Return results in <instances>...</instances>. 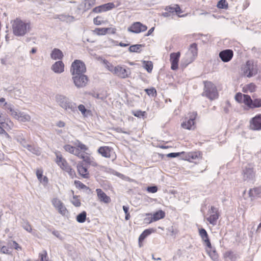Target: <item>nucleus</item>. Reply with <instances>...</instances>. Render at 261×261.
I'll return each instance as SVG.
<instances>
[{
	"label": "nucleus",
	"mask_w": 261,
	"mask_h": 261,
	"mask_svg": "<svg viewBox=\"0 0 261 261\" xmlns=\"http://www.w3.org/2000/svg\"><path fill=\"white\" fill-rule=\"evenodd\" d=\"M52 204L61 215L65 216L68 215V211L64 203L58 198H54L51 200Z\"/></svg>",
	"instance_id": "obj_14"
},
{
	"label": "nucleus",
	"mask_w": 261,
	"mask_h": 261,
	"mask_svg": "<svg viewBox=\"0 0 261 261\" xmlns=\"http://www.w3.org/2000/svg\"><path fill=\"white\" fill-rule=\"evenodd\" d=\"M244 75L248 77H252L257 73L258 69L256 63L253 60L247 61L243 69Z\"/></svg>",
	"instance_id": "obj_7"
},
{
	"label": "nucleus",
	"mask_w": 261,
	"mask_h": 261,
	"mask_svg": "<svg viewBox=\"0 0 261 261\" xmlns=\"http://www.w3.org/2000/svg\"><path fill=\"white\" fill-rule=\"evenodd\" d=\"M92 96L99 99L103 100L106 98V96H101L100 95L99 93H94L92 94Z\"/></svg>",
	"instance_id": "obj_61"
},
{
	"label": "nucleus",
	"mask_w": 261,
	"mask_h": 261,
	"mask_svg": "<svg viewBox=\"0 0 261 261\" xmlns=\"http://www.w3.org/2000/svg\"><path fill=\"white\" fill-rule=\"evenodd\" d=\"M77 147L79 149L80 148L81 150H83L84 151H87L88 149L87 146H86L85 144H83L81 142H79Z\"/></svg>",
	"instance_id": "obj_57"
},
{
	"label": "nucleus",
	"mask_w": 261,
	"mask_h": 261,
	"mask_svg": "<svg viewBox=\"0 0 261 261\" xmlns=\"http://www.w3.org/2000/svg\"><path fill=\"white\" fill-rule=\"evenodd\" d=\"M101 5L104 12L110 10L115 8V5L113 3H109Z\"/></svg>",
	"instance_id": "obj_40"
},
{
	"label": "nucleus",
	"mask_w": 261,
	"mask_h": 261,
	"mask_svg": "<svg viewBox=\"0 0 261 261\" xmlns=\"http://www.w3.org/2000/svg\"><path fill=\"white\" fill-rule=\"evenodd\" d=\"M39 257L41 259L40 261H45V260H48L47 251L45 250H43L41 253H39Z\"/></svg>",
	"instance_id": "obj_46"
},
{
	"label": "nucleus",
	"mask_w": 261,
	"mask_h": 261,
	"mask_svg": "<svg viewBox=\"0 0 261 261\" xmlns=\"http://www.w3.org/2000/svg\"><path fill=\"white\" fill-rule=\"evenodd\" d=\"M74 183H75L76 187H78L80 189H85L87 188V187L86 185H85L84 184H83L82 182H81L80 181L75 180Z\"/></svg>",
	"instance_id": "obj_51"
},
{
	"label": "nucleus",
	"mask_w": 261,
	"mask_h": 261,
	"mask_svg": "<svg viewBox=\"0 0 261 261\" xmlns=\"http://www.w3.org/2000/svg\"><path fill=\"white\" fill-rule=\"evenodd\" d=\"M95 5V0H85V8L86 10L90 9Z\"/></svg>",
	"instance_id": "obj_41"
},
{
	"label": "nucleus",
	"mask_w": 261,
	"mask_h": 261,
	"mask_svg": "<svg viewBox=\"0 0 261 261\" xmlns=\"http://www.w3.org/2000/svg\"><path fill=\"white\" fill-rule=\"evenodd\" d=\"M147 191L148 192L154 193L157 192L158 191V188L156 186H150L148 187L147 188Z\"/></svg>",
	"instance_id": "obj_56"
},
{
	"label": "nucleus",
	"mask_w": 261,
	"mask_h": 261,
	"mask_svg": "<svg viewBox=\"0 0 261 261\" xmlns=\"http://www.w3.org/2000/svg\"><path fill=\"white\" fill-rule=\"evenodd\" d=\"M93 23L94 24L99 25L104 23V21L101 20V17L98 16L94 18L93 19Z\"/></svg>",
	"instance_id": "obj_47"
},
{
	"label": "nucleus",
	"mask_w": 261,
	"mask_h": 261,
	"mask_svg": "<svg viewBox=\"0 0 261 261\" xmlns=\"http://www.w3.org/2000/svg\"><path fill=\"white\" fill-rule=\"evenodd\" d=\"M97 196L100 201H102L106 203H108L110 201V198L106 194L103 192L100 189H97L96 190Z\"/></svg>",
	"instance_id": "obj_25"
},
{
	"label": "nucleus",
	"mask_w": 261,
	"mask_h": 261,
	"mask_svg": "<svg viewBox=\"0 0 261 261\" xmlns=\"http://www.w3.org/2000/svg\"><path fill=\"white\" fill-rule=\"evenodd\" d=\"M104 12L103 9L102 8V5L99 6L98 7H96L92 10V12L95 13H99Z\"/></svg>",
	"instance_id": "obj_53"
},
{
	"label": "nucleus",
	"mask_w": 261,
	"mask_h": 261,
	"mask_svg": "<svg viewBox=\"0 0 261 261\" xmlns=\"http://www.w3.org/2000/svg\"><path fill=\"white\" fill-rule=\"evenodd\" d=\"M180 154L179 152H171L167 154V156L169 158H175L178 156Z\"/></svg>",
	"instance_id": "obj_63"
},
{
	"label": "nucleus",
	"mask_w": 261,
	"mask_h": 261,
	"mask_svg": "<svg viewBox=\"0 0 261 261\" xmlns=\"http://www.w3.org/2000/svg\"><path fill=\"white\" fill-rule=\"evenodd\" d=\"M243 102L250 109H254L261 107V98H255L253 96L252 99L250 96L244 94Z\"/></svg>",
	"instance_id": "obj_9"
},
{
	"label": "nucleus",
	"mask_w": 261,
	"mask_h": 261,
	"mask_svg": "<svg viewBox=\"0 0 261 261\" xmlns=\"http://www.w3.org/2000/svg\"><path fill=\"white\" fill-rule=\"evenodd\" d=\"M206 252L213 261H218L219 255L215 248H213L212 246L211 248L207 247Z\"/></svg>",
	"instance_id": "obj_31"
},
{
	"label": "nucleus",
	"mask_w": 261,
	"mask_h": 261,
	"mask_svg": "<svg viewBox=\"0 0 261 261\" xmlns=\"http://www.w3.org/2000/svg\"><path fill=\"white\" fill-rule=\"evenodd\" d=\"M52 233L56 236L57 238L62 240L63 239V237L62 236L60 232L58 230H53Z\"/></svg>",
	"instance_id": "obj_60"
},
{
	"label": "nucleus",
	"mask_w": 261,
	"mask_h": 261,
	"mask_svg": "<svg viewBox=\"0 0 261 261\" xmlns=\"http://www.w3.org/2000/svg\"><path fill=\"white\" fill-rule=\"evenodd\" d=\"M147 27L146 25L143 24L140 22H134L132 25L128 28V31L134 33H139L146 31Z\"/></svg>",
	"instance_id": "obj_16"
},
{
	"label": "nucleus",
	"mask_w": 261,
	"mask_h": 261,
	"mask_svg": "<svg viewBox=\"0 0 261 261\" xmlns=\"http://www.w3.org/2000/svg\"><path fill=\"white\" fill-rule=\"evenodd\" d=\"M217 7L220 9H225L227 7V3L225 0H220L217 4Z\"/></svg>",
	"instance_id": "obj_45"
},
{
	"label": "nucleus",
	"mask_w": 261,
	"mask_h": 261,
	"mask_svg": "<svg viewBox=\"0 0 261 261\" xmlns=\"http://www.w3.org/2000/svg\"><path fill=\"white\" fill-rule=\"evenodd\" d=\"M86 71V66L84 63L82 61L79 60H75L72 63L70 71L72 75H74V74L77 73H84Z\"/></svg>",
	"instance_id": "obj_11"
},
{
	"label": "nucleus",
	"mask_w": 261,
	"mask_h": 261,
	"mask_svg": "<svg viewBox=\"0 0 261 261\" xmlns=\"http://www.w3.org/2000/svg\"><path fill=\"white\" fill-rule=\"evenodd\" d=\"M77 169L79 173L84 178H88L89 177V174L86 167H84L82 164H79L77 165Z\"/></svg>",
	"instance_id": "obj_27"
},
{
	"label": "nucleus",
	"mask_w": 261,
	"mask_h": 261,
	"mask_svg": "<svg viewBox=\"0 0 261 261\" xmlns=\"http://www.w3.org/2000/svg\"><path fill=\"white\" fill-rule=\"evenodd\" d=\"M18 137H19V136H18L17 137V140L18 142H20V144H21V145L24 147V148H27V145H28V144H27V142L24 139H22V141L21 140H19V138H18Z\"/></svg>",
	"instance_id": "obj_62"
},
{
	"label": "nucleus",
	"mask_w": 261,
	"mask_h": 261,
	"mask_svg": "<svg viewBox=\"0 0 261 261\" xmlns=\"http://www.w3.org/2000/svg\"><path fill=\"white\" fill-rule=\"evenodd\" d=\"M78 109L81 112L82 114L83 115H85L86 112L87 111L86 109L85 108V107L83 105H80L78 107Z\"/></svg>",
	"instance_id": "obj_58"
},
{
	"label": "nucleus",
	"mask_w": 261,
	"mask_h": 261,
	"mask_svg": "<svg viewBox=\"0 0 261 261\" xmlns=\"http://www.w3.org/2000/svg\"><path fill=\"white\" fill-rule=\"evenodd\" d=\"M145 112L141 111H136L133 112V115L137 117H143L145 115Z\"/></svg>",
	"instance_id": "obj_50"
},
{
	"label": "nucleus",
	"mask_w": 261,
	"mask_h": 261,
	"mask_svg": "<svg viewBox=\"0 0 261 261\" xmlns=\"http://www.w3.org/2000/svg\"><path fill=\"white\" fill-rule=\"evenodd\" d=\"M209 217L206 218V220L212 225H216L220 214L218 208L214 206H211L208 211Z\"/></svg>",
	"instance_id": "obj_12"
},
{
	"label": "nucleus",
	"mask_w": 261,
	"mask_h": 261,
	"mask_svg": "<svg viewBox=\"0 0 261 261\" xmlns=\"http://www.w3.org/2000/svg\"><path fill=\"white\" fill-rule=\"evenodd\" d=\"M23 228L27 231L31 232L32 231V227L28 222H24L22 225Z\"/></svg>",
	"instance_id": "obj_54"
},
{
	"label": "nucleus",
	"mask_w": 261,
	"mask_h": 261,
	"mask_svg": "<svg viewBox=\"0 0 261 261\" xmlns=\"http://www.w3.org/2000/svg\"><path fill=\"white\" fill-rule=\"evenodd\" d=\"M27 149L35 154L39 155L40 154V148L38 147L32 145H27Z\"/></svg>",
	"instance_id": "obj_35"
},
{
	"label": "nucleus",
	"mask_w": 261,
	"mask_h": 261,
	"mask_svg": "<svg viewBox=\"0 0 261 261\" xmlns=\"http://www.w3.org/2000/svg\"><path fill=\"white\" fill-rule=\"evenodd\" d=\"M197 45L196 43L191 44L190 48L187 53L183 61L185 64V66L192 62L196 58L198 54Z\"/></svg>",
	"instance_id": "obj_8"
},
{
	"label": "nucleus",
	"mask_w": 261,
	"mask_h": 261,
	"mask_svg": "<svg viewBox=\"0 0 261 261\" xmlns=\"http://www.w3.org/2000/svg\"><path fill=\"white\" fill-rule=\"evenodd\" d=\"M102 156L106 158H110L112 154L114 153L113 148L109 146H101L97 150Z\"/></svg>",
	"instance_id": "obj_21"
},
{
	"label": "nucleus",
	"mask_w": 261,
	"mask_h": 261,
	"mask_svg": "<svg viewBox=\"0 0 261 261\" xmlns=\"http://www.w3.org/2000/svg\"><path fill=\"white\" fill-rule=\"evenodd\" d=\"M12 30L13 34L15 36H23L30 31V23L17 18L12 24Z\"/></svg>",
	"instance_id": "obj_3"
},
{
	"label": "nucleus",
	"mask_w": 261,
	"mask_h": 261,
	"mask_svg": "<svg viewBox=\"0 0 261 261\" xmlns=\"http://www.w3.org/2000/svg\"><path fill=\"white\" fill-rule=\"evenodd\" d=\"M72 80L75 86L79 88L84 87L87 84L88 78L84 73H77L72 75Z\"/></svg>",
	"instance_id": "obj_10"
},
{
	"label": "nucleus",
	"mask_w": 261,
	"mask_h": 261,
	"mask_svg": "<svg viewBox=\"0 0 261 261\" xmlns=\"http://www.w3.org/2000/svg\"><path fill=\"white\" fill-rule=\"evenodd\" d=\"M165 10L166 11H168L170 14L175 13L176 14H179L182 12L179 5L176 4L167 6L165 9Z\"/></svg>",
	"instance_id": "obj_28"
},
{
	"label": "nucleus",
	"mask_w": 261,
	"mask_h": 261,
	"mask_svg": "<svg viewBox=\"0 0 261 261\" xmlns=\"http://www.w3.org/2000/svg\"><path fill=\"white\" fill-rule=\"evenodd\" d=\"M130 73L129 68L125 69L120 65H118L116 66L114 74L116 75L120 78L125 79L128 77Z\"/></svg>",
	"instance_id": "obj_15"
},
{
	"label": "nucleus",
	"mask_w": 261,
	"mask_h": 261,
	"mask_svg": "<svg viewBox=\"0 0 261 261\" xmlns=\"http://www.w3.org/2000/svg\"><path fill=\"white\" fill-rule=\"evenodd\" d=\"M204 87L202 96H205L210 100L217 98L218 93L215 85L211 82H204Z\"/></svg>",
	"instance_id": "obj_4"
},
{
	"label": "nucleus",
	"mask_w": 261,
	"mask_h": 261,
	"mask_svg": "<svg viewBox=\"0 0 261 261\" xmlns=\"http://www.w3.org/2000/svg\"><path fill=\"white\" fill-rule=\"evenodd\" d=\"M73 154L81 158V154H83V153H81L80 149L78 148L74 147L73 152L72 153Z\"/></svg>",
	"instance_id": "obj_59"
},
{
	"label": "nucleus",
	"mask_w": 261,
	"mask_h": 261,
	"mask_svg": "<svg viewBox=\"0 0 261 261\" xmlns=\"http://www.w3.org/2000/svg\"><path fill=\"white\" fill-rule=\"evenodd\" d=\"M56 163L60 168L68 173L69 175L73 178L75 176L74 170L68 164L67 161L63 158L62 155L56 153Z\"/></svg>",
	"instance_id": "obj_6"
},
{
	"label": "nucleus",
	"mask_w": 261,
	"mask_h": 261,
	"mask_svg": "<svg viewBox=\"0 0 261 261\" xmlns=\"http://www.w3.org/2000/svg\"><path fill=\"white\" fill-rule=\"evenodd\" d=\"M143 67L148 72L150 73L152 70L153 64L151 61H144L143 62Z\"/></svg>",
	"instance_id": "obj_36"
},
{
	"label": "nucleus",
	"mask_w": 261,
	"mask_h": 261,
	"mask_svg": "<svg viewBox=\"0 0 261 261\" xmlns=\"http://www.w3.org/2000/svg\"><path fill=\"white\" fill-rule=\"evenodd\" d=\"M200 158V153L198 151L190 152L188 153L186 155V160L190 162H194L198 160Z\"/></svg>",
	"instance_id": "obj_24"
},
{
	"label": "nucleus",
	"mask_w": 261,
	"mask_h": 261,
	"mask_svg": "<svg viewBox=\"0 0 261 261\" xmlns=\"http://www.w3.org/2000/svg\"><path fill=\"white\" fill-rule=\"evenodd\" d=\"M248 194L252 199L256 197H259L261 194V187L250 189Z\"/></svg>",
	"instance_id": "obj_33"
},
{
	"label": "nucleus",
	"mask_w": 261,
	"mask_h": 261,
	"mask_svg": "<svg viewBox=\"0 0 261 261\" xmlns=\"http://www.w3.org/2000/svg\"><path fill=\"white\" fill-rule=\"evenodd\" d=\"M180 56V52L173 53L170 55V61L171 64V68L173 70L178 69V62Z\"/></svg>",
	"instance_id": "obj_18"
},
{
	"label": "nucleus",
	"mask_w": 261,
	"mask_h": 261,
	"mask_svg": "<svg viewBox=\"0 0 261 261\" xmlns=\"http://www.w3.org/2000/svg\"><path fill=\"white\" fill-rule=\"evenodd\" d=\"M146 215L152 216L153 220L157 221L165 217V213L162 210H159L155 212L153 215L151 213H147Z\"/></svg>",
	"instance_id": "obj_29"
},
{
	"label": "nucleus",
	"mask_w": 261,
	"mask_h": 261,
	"mask_svg": "<svg viewBox=\"0 0 261 261\" xmlns=\"http://www.w3.org/2000/svg\"><path fill=\"white\" fill-rule=\"evenodd\" d=\"M197 114L196 112H193L189 114V118H186L185 121L181 123V126L183 128L187 129H192L194 128L195 120Z\"/></svg>",
	"instance_id": "obj_13"
},
{
	"label": "nucleus",
	"mask_w": 261,
	"mask_h": 261,
	"mask_svg": "<svg viewBox=\"0 0 261 261\" xmlns=\"http://www.w3.org/2000/svg\"><path fill=\"white\" fill-rule=\"evenodd\" d=\"M250 128L252 130H261V114L256 115L250 121Z\"/></svg>",
	"instance_id": "obj_19"
},
{
	"label": "nucleus",
	"mask_w": 261,
	"mask_h": 261,
	"mask_svg": "<svg viewBox=\"0 0 261 261\" xmlns=\"http://www.w3.org/2000/svg\"><path fill=\"white\" fill-rule=\"evenodd\" d=\"M224 261H236L240 258L239 254L231 250H227L223 254Z\"/></svg>",
	"instance_id": "obj_17"
},
{
	"label": "nucleus",
	"mask_w": 261,
	"mask_h": 261,
	"mask_svg": "<svg viewBox=\"0 0 261 261\" xmlns=\"http://www.w3.org/2000/svg\"><path fill=\"white\" fill-rule=\"evenodd\" d=\"M105 63L106 65V67L108 69V70L114 74L115 70L116 69V66H114L111 63H110L107 61H105Z\"/></svg>",
	"instance_id": "obj_44"
},
{
	"label": "nucleus",
	"mask_w": 261,
	"mask_h": 261,
	"mask_svg": "<svg viewBox=\"0 0 261 261\" xmlns=\"http://www.w3.org/2000/svg\"><path fill=\"white\" fill-rule=\"evenodd\" d=\"M1 252L4 254H11V251L10 250L9 248L5 246H3L1 248Z\"/></svg>",
	"instance_id": "obj_49"
},
{
	"label": "nucleus",
	"mask_w": 261,
	"mask_h": 261,
	"mask_svg": "<svg viewBox=\"0 0 261 261\" xmlns=\"http://www.w3.org/2000/svg\"><path fill=\"white\" fill-rule=\"evenodd\" d=\"M50 57L53 60H61L63 57L62 51L58 48H54L51 54Z\"/></svg>",
	"instance_id": "obj_30"
},
{
	"label": "nucleus",
	"mask_w": 261,
	"mask_h": 261,
	"mask_svg": "<svg viewBox=\"0 0 261 261\" xmlns=\"http://www.w3.org/2000/svg\"><path fill=\"white\" fill-rule=\"evenodd\" d=\"M71 202L76 207H79L81 204V201L77 196H73V198L71 199Z\"/></svg>",
	"instance_id": "obj_42"
},
{
	"label": "nucleus",
	"mask_w": 261,
	"mask_h": 261,
	"mask_svg": "<svg viewBox=\"0 0 261 261\" xmlns=\"http://www.w3.org/2000/svg\"><path fill=\"white\" fill-rule=\"evenodd\" d=\"M256 89V86L253 83H250L249 84L247 85L245 87L243 88L244 92H253L255 91Z\"/></svg>",
	"instance_id": "obj_38"
},
{
	"label": "nucleus",
	"mask_w": 261,
	"mask_h": 261,
	"mask_svg": "<svg viewBox=\"0 0 261 261\" xmlns=\"http://www.w3.org/2000/svg\"><path fill=\"white\" fill-rule=\"evenodd\" d=\"M144 220L146 223L148 224H150L153 222H155V221L153 220L152 216H151L150 217H146L145 218Z\"/></svg>",
	"instance_id": "obj_64"
},
{
	"label": "nucleus",
	"mask_w": 261,
	"mask_h": 261,
	"mask_svg": "<svg viewBox=\"0 0 261 261\" xmlns=\"http://www.w3.org/2000/svg\"><path fill=\"white\" fill-rule=\"evenodd\" d=\"M199 236H200L202 240L204 242V244L207 247H211V243L208 238V234L204 228H201L199 230Z\"/></svg>",
	"instance_id": "obj_23"
},
{
	"label": "nucleus",
	"mask_w": 261,
	"mask_h": 261,
	"mask_svg": "<svg viewBox=\"0 0 261 261\" xmlns=\"http://www.w3.org/2000/svg\"><path fill=\"white\" fill-rule=\"evenodd\" d=\"M145 91L149 96L155 97L156 95V91L154 88L145 89Z\"/></svg>",
	"instance_id": "obj_43"
},
{
	"label": "nucleus",
	"mask_w": 261,
	"mask_h": 261,
	"mask_svg": "<svg viewBox=\"0 0 261 261\" xmlns=\"http://www.w3.org/2000/svg\"><path fill=\"white\" fill-rule=\"evenodd\" d=\"M81 159H83V161L89 165H90L93 167L97 166L98 164L95 162L94 159L89 155H85V154H81Z\"/></svg>",
	"instance_id": "obj_32"
},
{
	"label": "nucleus",
	"mask_w": 261,
	"mask_h": 261,
	"mask_svg": "<svg viewBox=\"0 0 261 261\" xmlns=\"http://www.w3.org/2000/svg\"><path fill=\"white\" fill-rule=\"evenodd\" d=\"M155 230L153 228H150L145 229L143 232L140 235L139 237V245L140 247H141L142 242L151 233L154 232Z\"/></svg>",
	"instance_id": "obj_26"
},
{
	"label": "nucleus",
	"mask_w": 261,
	"mask_h": 261,
	"mask_svg": "<svg viewBox=\"0 0 261 261\" xmlns=\"http://www.w3.org/2000/svg\"><path fill=\"white\" fill-rule=\"evenodd\" d=\"M36 176L40 182H42V178L43 177V171L41 169L37 170Z\"/></svg>",
	"instance_id": "obj_55"
},
{
	"label": "nucleus",
	"mask_w": 261,
	"mask_h": 261,
	"mask_svg": "<svg viewBox=\"0 0 261 261\" xmlns=\"http://www.w3.org/2000/svg\"><path fill=\"white\" fill-rule=\"evenodd\" d=\"M94 33L97 35H104L108 33V29L106 28H96L94 31Z\"/></svg>",
	"instance_id": "obj_39"
},
{
	"label": "nucleus",
	"mask_w": 261,
	"mask_h": 261,
	"mask_svg": "<svg viewBox=\"0 0 261 261\" xmlns=\"http://www.w3.org/2000/svg\"><path fill=\"white\" fill-rule=\"evenodd\" d=\"M3 109L7 111L8 113L14 118L19 121L26 122L30 121L31 116L27 113L14 109V107L11 103L5 102Z\"/></svg>",
	"instance_id": "obj_1"
},
{
	"label": "nucleus",
	"mask_w": 261,
	"mask_h": 261,
	"mask_svg": "<svg viewBox=\"0 0 261 261\" xmlns=\"http://www.w3.org/2000/svg\"><path fill=\"white\" fill-rule=\"evenodd\" d=\"M233 56V52L231 49H225L219 53V56L224 62H228L231 60Z\"/></svg>",
	"instance_id": "obj_20"
},
{
	"label": "nucleus",
	"mask_w": 261,
	"mask_h": 261,
	"mask_svg": "<svg viewBox=\"0 0 261 261\" xmlns=\"http://www.w3.org/2000/svg\"><path fill=\"white\" fill-rule=\"evenodd\" d=\"M51 69L56 73H61L64 71V64L62 61H57L52 65Z\"/></svg>",
	"instance_id": "obj_22"
},
{
	"label": "nucleus",
	"mask_w": 261,
	"mask_h": 261,
	"mask_svg": "<svg viewBox=\"0 0 261 261\" xmlns=\"http://www.w3.org/2000/svg\"><path fill=\"white\" fill-rule=\"evenodd\" d=\"M144 46L143 44H135L129 46L128 50L130 53H140L141 48Z\"/></svg>",
	"instance_id": "obj_34"
},
{
	"label": "nucleus",
	"mask_w": 261,
	"mask_h": 261,
	"mask_svg": "<svg viewBox=\"0 0 261 261\" xmlns=\"http://www.w3.org/2000/svg\"><path fill=\"white\" fill-rule=\"evenodd\" d=\"M87 213L85 211L82 212L76 216V221L79 223H84L86 219Z\"/></svg>",
	"instance_id": "obj_37"
},
{
	"label": "nucleus",
	"mask_w": 261,
	"mask_h": 261,
	"mask_svg": "<svg viewBox=\"0 0 261 261\" xmlns=\"http://www.w3.org/2000/svg\"><path fill=\"white\" fill-rule=\"evenodd\" d=\"M57 103L67 112L74 113L77 111L76 104L67 96L57 94L55 97Z\"/></svg>",
	"instance_id": "obj_2"
},
{
	"label": "nucleus",
	"mask_w": 261,
	"mask_h": 261,
	"mask_svg": "<svg viewBox=\"0 0 261 261\" xmlns=\"http://www.w3.org/2000/svg\"><path fill=\"white\" fill-rule=\"evenodd\" d=\"M74 147H73L69 144L65 145L63 147L64 149L66 151L68 152L71 154H72L73 152Z\"/></svg>",
	"instance_id": "obj_48"
},
{
	"label": "nucleus",
	"mask_w": 261,
	"mask_h": 261,
	"mask_svg": "<svg viewBox=\"0 0 261 261\" xmlns=\"http://www.w3.org/2000/svg\"><path fill=\"white\" fill-rule=\"evenodd\" d=\"M241 175L242 179L245 181L249 182L255 179L256 172L253 166L248 164L242 167Z\"/></svg>",
	"instance_id": "obj_5"
},
{
	"label": "nucleus",
	"mask_w": 261,
	"mask_h": 261,
	"mask_svg": "<svg viewBox=\"0 0 261 261\" xmlns=\"http://www.w3.org/2000/svg\"><path fill=\"white\" fill-rule=\"evenodd\" d=\"M244 95H243L241 93H238L236 94L235 96V99L239 102H241L242 101H243V97Z\"/></svg>",
	"instance_id": "obj_52"
}]
</instances>
